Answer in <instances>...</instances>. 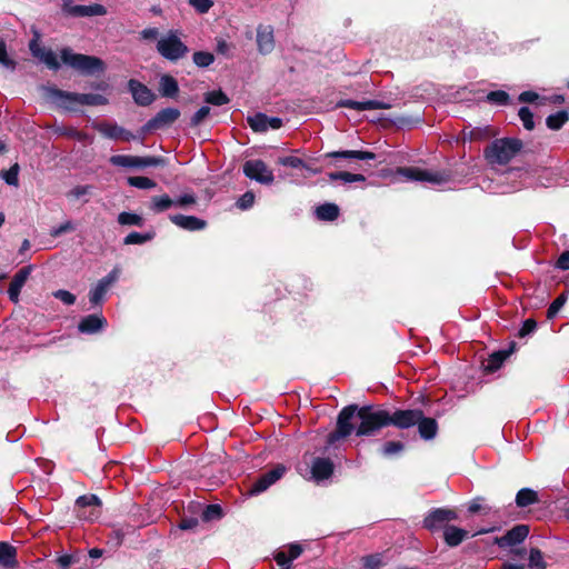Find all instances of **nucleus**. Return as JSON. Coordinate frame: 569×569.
I'll use <instances>...</instances> for the list:
<instances>
[{
	"mask_svg": "<svg viewBox=\"0 0 569 569\" xmlns=\"http://www.w3.org/2000/svg\"><path fill=\"white\" fill-rule=\"evenodd\" d=\"M529 535L527 525H517L508 530L503 536L496 537L495 543L500 548L512 547L521 543Z\"/></svg>",
	"mask_w": 569,
	"mask_h": 569,
	"instance_id": "15",
	"label": "nucleus"
},
{
	"mask_svg": "<svg viewBox=\"0 0 569 569\" xmlns=\"http://www.w3.org/2000/svg\"><path fill=\"white\" fill-rule=\"evenodd\" d=\"M403 430L417 426L421 439L432 440L438 433V422L435 418L425 417L421 409L388 410L381 406L356 403L343 407L337 417L336 429L327 436V445L332 446L341 439L351 436L375 437L386 427Z\"/></svg>",
	"mask_w": 569,
	"mask_h": 569,
	"instance_id": "1",
	"label": "nucleus"
},
{
	"mask_svg": "<svg viewBox=\"0 0 569 569\" xmlns=\"http://www.w3.org/2000/svg\"><path fill=\"white\" fill-rule=\"evenodd\" d=\"M56 132L60 136H66L69 138L77 139L79 141L83 140L86 138V134L76 128L72 127H61L56 130Z\"/></svg>",
	"mask_w": 569,
	"mask_h": 569,
	"instance_id": "52",
	"label": "nucleus"
},
{
	"mask_svg": "<svg viewBox=\"0 0 569 569\" xmlns=\"http://www.w3.org/2000/svg\"><path fill=\"white\" fill-rule=\"evenodd\" d=\"M523 143L518 138H501L490 142L483 150L485 159L490 164L505 166L522 149Z\"/></svg>",
	"mask_w": 569,
	"mask_h": 569,
	"instance_id": "4",
	"label": "nucleus"
},
{
	"mask_svg": "<svg viewBox=\"0 0 569 569\" xmlns=\"http://www.w3.org/2000/svg\"><path fill=\"white\" fill-rule=\"evenodd\" d=\"M278 163L293 169H309V164H307L301 158L295 156L279 158Z\"/></svg>",
	"mask_w": 569,
	"mask_h": 569,
	"instance_id": "47",
	"label": "nucleus"
},
{
	"mask_svg": "<svg viewBox=\"0 0 569 569\" xmlns=\"http://www.w3.org/2000/svg\"><path fill=\"white\" fill-rule=\"evenodd\" d=\"M302 551V546L297 542L290 543L288 547V556L290 557L291 561L299 558Z\"/></svg>",
	"mask_w": 569,
	"mask_h": 569,
	"instance_id": "63",
	"label": "nucleus"
},
{
	"mask_svg": "<svg viewBox=\"0 0 569 569\" xmlns=\"http://www.w3.org/2000/svg\"><path fill=\"white\" fill-rule=\"evenodd\" d=\"M159 92L163 98L174 99L179 93L178 81L170 74H163L159 80Z\"/></svg>",
	"mask_w": 569,
	"mask_h": 569,
	"instance_id": "28",
	"label": "nucleus"
},
{
	"mask_svg": "<svg viewBox=\"0 0 569 569\" xmlns=\"http://www.w3.org/2000/svg\"><path fill=\"white\" fill-rule=\"evenodd\" d=\"M101 499L97 495L89 493L77 498L74 509L80 520L94 521L101 513Z\"/></svg>",
	"mask_w": 569,
	"mask_h": 569,
	"instance_id": "7",
	"label": "nucleus"
},
{
	"mask_svg": "<svg viewBox=\"0 0 569 569\" xmlns=\"http://www.w3.org/2000/svg\"><path fill=\"white\" fill-rule=\"evenodd\" d=\"M29 50L32 57L44 63L49 70L58 71L61 68V63L58 60L57 54L52 49L42 47L38 37L30 40Z\"/></svg>",
	"mask_w": 569,
	"mask_h": 569,
	"instance_id": "11",
	"label": "nucleus"
},
{
	"mask_svg": "<svg viewBox=\"0 0 569 569\" xmlns=\"http://www.w3.org/2000/svg\"><path fill=\"white\" fill-rule=\"evenodd\" d=\"M516 346H517V343L515 341H512L508 349H502V350L492 352L489 356L487 363L485 365V371L488 373H493L497 370H499L501 368V366L503 365V362L507 360V358L511 353H513V351L516 350Z\"/></svg>",
	"mask_w": 569,
	"mask_h": 569,
	"instance_id": "23",
	"label": "nucleus"
},
{
	"mask_svg": "<svg viewBox=\"0 0 569 569\" xmlns=\"http://www.w3.org/2000/svg\"><path fill=\"white\" fill-rule=\"evenodd\" d=\"M406 446L399 440L386 441L380 448L379 453L385 458H391L400 455L405 450Z\"/></svg>",
	"mask_w": 569,
	"mask_h": 569,
	"instance_id": "32",
	"label": "nucleus"
},
{
	"mask_svg": "<svg viewBox=\"0 0 569 569\" xmlns=\"http://www.w3.org/2000/svg\"><path fill=\"white\" fill-rule=\"evenodd\" d=\"M283 465H277L269 471L260 475L249 489L250 495H258L266 491L271 485L278 481L286 472Z\"/></svg>",
	"mask_w": 569,
	"mask_h": 569,
	"instance_id": "13",
	"label": "nucleus"
},
{
	"mask_svg": "<svg viewBox=\"0 0 569 569\" xmlns=\"http://www.w3.org/2000/svg\"><path fill=\"white\" fill-rule=\"evenodd\" d=\"M547 563L543 560V555L540 549L531 548L529 555L530 569H546Z\"/></svg>",
	"mask_w": 569,
	"mask_h": 569,
	"instance_id": "45",
	"label": "nucleus"
},
{
	"mask_svg": "<svg viewBox=\"0 0 569 569\" xmlns=\"http://www.w3.org/2000/svg\"><path fill=\"white\" fill-rule=\"evenodd\" d=\"M117 221L121 226L143 227L144 224V219L141 216L127 211L120 212L118 214Z\"/></svg>",
	"mask_w": 569,
	"mask_h": 569,
	"instance_id": "37",
	"label": "nucleus"
},
{
	"mask_svg": "<svg viewBox=\"0 0 569 569\" xmlns=\"http://www.w3.org/2000/svg\"><path fill=\"white\" fill-rule=\"evenodd\" d=\"M203 100L206 103L212 104V106H223L230 102L229 97L221 90H213L208 91L203 96Z\"/></svg>",
	"mask_w": 569,
	"mask_h": 569,
	"instance_id": "36",
	"label": "nucleus"
},
{
	"mask_svg": "<svg viewBox=\"0 0 569 569\" xmlns=\"http://www.w3.org/2000/svg\"><path fill=\"white\" fill-rule=\"evenodd\" d=\"M120 270L118 268L112 269L107 276L101 278L98 283L89 291V301L96 306H101L104 301L106 295L109 288L119 279Z\"/></svg>",
	"mask_w": 569,
	"mask_h": 569,
	"instance_id": "10",
	"label": "nucleus"
},
{
	"mask_svg": "<svg viewBox=\"0 0 569 569\" xmlns=\"http://www.w3.org/2000/svg\"><path fill=\"white\" fill-rule=\"evenodd\" d=\"M537 328V321L532 318H528L523 321L521 328L518 331V337L523 338L532 333Z\"/></svg>",
	"mask_w": 569,
	"mask_h": 569,
	"instance_id": "55",
	"label": "nucleus"
},
{
	"mask_svg": "<svg viewBox=\"0 0 569 569\" xmlns=\"http://www.w3.org/2000/svg\"><path fill=\"white\" fill-rule=\"evenodd\" d=\"M254 194L252 191L244 192L237 201V207L247 210L253 206Z\"/></svg>",
	"mask_w": 569,
	"mask_h": 569,
	"instance_id": "54",
	"label": "nucleus"
},
{
	"mask_svg": "<svg viewBox=\"0 0 569 569\" xmlns=\"http://www.w3.org/2000/svg\"><path fill=\"white\" fill-rule=\"evenodd\" d=\"M556 267L561 270H569V250L563 251L557 259Z\"/></svg>",
	"mask_w": 569,
	"mask_h": 569,
	"instance_id": "64",
	"label": "nucleus"
},
{
	"mask_svg": "<svg viewBox=\"0 0 569 569\" xmlns=\"http://www.w3.org/2000/svg\"><path fill=\"white\" fill-rule=\"evenodd\" d=\"M18 550L6 541H0V566L4 569H16Z\"/></svg>",
	"mask_w": 569,
	"mask_h": 569,
	"instance_id": "25",
	"label": "nucleus"
},
{
	"mask_svg": "<svg viewBox=\"0 0 569 569\" xmlns=\"http://www.w3.org/2000/svg\"><path fill=\"white\" fill-rule=\"evenodd\" d=\"M128 184L138 189H152L157 186L156 181L142 176H134L128 178Z\"/></svg>",
	"mask_w": 569,
	"mask_h": 569,
	"instance_id": "42",
	"label": "nucleus"
},
{
	"mask_svg": "<svg viewBox=\"0 0 569 569\" xmlns=\"http://www.w3.org/2000/svg\"><path fill=\"white\" fill-rule=\"evenodd\" d=\"M248 123L254 132H266L268 130L266 113L258 112L252 117H248Z\"/></svg>",
	"mask_w": 569,
	"mask_h": 569,
	"instance_id": "40",
	"label": "nucleus"
},
{
	"mask_svg": "<svg viewBox=\"0 0 569 569\" xmlns=\"http://www.w3.org/2000/svg\"><path fill=\"white\" fill-rule=\"evenodd\" d=\"M487 101L498 106H507L510 102V96L503 90L490 91L487 94Z\"/></svg>",
	"mask_w": 569,
	"mask_h": 569,
	"instance_id": "44",
	"label": "nucleus"
},
{
	"mask_svg": "<svg viewBox=\"0 0 569 569\" xmlns=\"http://www.w3.org/2000/svg\"><path fill=\"white\" fill-rule=\"evenodd\" d=\"M335 471V465L330 458L317 457L311 463V476L316 481L329 479Z\"/></svg>",
	"mask_w": 569,
	"mask_h": 569,
	"instance_id": "20",
	"label": "nucleus"
},
{
	"mask_svg": "<svg viewBox=\"0 0 569 569\" xmlns=\"http://www.w3.org/2000/svg\"><path fill=\"white\" fill-rule=\"evenodd\" d=\"M328 177L331 181L341 180L346 183L351 182H363L366 181V177L361 173H351L348 171H335L329 172Z\"/></svg>",
	"mask_w": 569,
	"mask_h": 569,
	"instance_id": "33",
	"label": "nucleus"
},
{
	"mask_svg": "<svg viewBox=\"0 0 569 569\" xmlns=\"http://www.w3.org/2000/svg\"><path fill=\"white\" fill-rule=\"evenodd\" d=\"M19 164L14 163L8 170H1L0 177L7 184L17 187L19 184Z\"/></svg>",
	"mask_w": 569,
	"mask_h": 569,
	"instance_id": "41",
	"label": "nucleus"
},
{
	"mask_svg": "<svg viewBox=\"0 0 569 569\" xmlns=\"http://www.w3.org/2000/svg\"><path fill=\"white\" fill-rule=\"evenodd\" d=\"M539 501L538 493L530 488H522L516 495V505L526 508Z\"/></svg>",
	"mask_w": 569,
	"mask_h": 569,
	"instance_id": "31",
	"label": "nucleus"
},
{
	"mask_svg": "<svg viewBox=\"0 0 569 569\" xmlns=\"http://www.w3.org/2000/svg\"><path fill=\"white\" fill-rule=\"evenodd\" d=\"M188 2L201 14L207 13L213 6L212 0H188Z\"/></svg>",
	"mask_w": 569,
	"mask_h": 569,
	"instance_id": "53",
	"label": "nucleus"
},
{
	"mask_svg": "<svg viewBox=\"0 0 569 569\" xmlns=\"http://www.w3.org/2000/svg\"><path fill=\"white\" fill-rule=\"evenodd\" d=\"M363 565L368 569H379L382 565V561L379 555H370L365 558Z\"/></svg>",
	"mask_w": 569,
	"mask_h": 569,
	"instance_id": "60",
	"label": "nucleus"
},
{
	"mask_svg": "<svg viewBox=\"0 0 569 569\" xmlns=\"http://www.w3.org/2000/svg\"><path fill=\"white\" fill-rule=\"evenodd\" d=\"M40 90L47 101L68 112L79 111L78 106L97 107L109 103L108 98L100 93L71 92L59 89L56 86H41Z\"/></svg>",
	"mask_w": 569,
	"mask_h": 569,
	"instance_id": "2",
	"label": "nucleus"
},
{
	"mask_svg": "<svg viewBox=\"0 0 569 569\" xmlns=\"http://www.w3.org/2000/svg\"><path fill=\"white\" fill-rule=\"evenodd\" d=\"M257 48L263 56L273 51L274 36L273 28L271 26L259 24L257 27Z\"/></svg>",
	"mask_w": 569,
	"mask_h": 569,
	"instance_id": "18",
	"label": "nucleus"
},
{
	"mask_svg": "<svg viewBox=\"0 0 569 569\" xmlns=\"http://www.w3.org/2000/svg\"><path fill=\"white\" fill-rule=\"evenodd\" d=\"M170 221L177 227L188 231H199L207 227V221L194 216H184L181 213L171 214Z\"/></svg>",
	"mask_w": 569,
	"mask_h": 569,
	"instance_id": "21",
	"label": "nucleus"
},
{
	"mask_svg": "<svg viewBox=\"0 0 569 569\" xmlns=\"http://www.w3.org/2000/svg\"><path fill=\"white\" fill-rule=\"evenodd\" d=\"M32 266H26L18 270V272L13 276L9 289H8V296L10 301L13 303H17L19 301L20 292L24 283L27 282L31 271Z\"/></svg>",
	"mask_w": 569,
	"mask_h": 569,
	"instance_id": "17",
	"label": "nucleus"
},
{
	"mask_svg": "<svg viewBox=\"0 0 569 569\" xmlns=\"http://www.w3.org/2000/svg\"><path fill=\"white\" fill-rule=\"evenodd\" d=\"M158 53L170 62L183 59L188 52V46L181 41L178 30H170L162 36L156 44Z\"/></svg>",
	"mask_w": 569,
	"mask_h": 569,
	"instance_id": "5",
	"label": "nucleus"
},
{
	"mask_svg": "<svg viewBox=\"0 0 569 569\" xmlns=\"http://www.w3.org/2000/svg\"><path fill=\"white\" fill-rule=\"evenodd\" d=\"M458 519V512L450 508H435L423 519V528L431 532L443 530L450 521Z\"/></svg>",
	"mask_w": 569,
	"mask_h": 569,
	"instance_id": "8",
	"label": "nucleus"
},
{
	"mask_svg": "<svg viewBox=\"0 0 569 569\" xmlns=\"http://www.w3.org/2000/svg\"><path fill=\"white\" fill-rule=\"evenodd\" d=\"M274 560L278 566L282 567V569H290L291 559L284 551H279L274 555Z\"/></svg>",
	"mask_w": 569,
	"mask_h": 569,
	"instance_id": "61",
	"label": "nucleus"
},
{
	"mask_svg": "<svg viewBox=\"0 0 569 569\" xmlns=\"http://www.w3.org/2000/svg\"><path fill=\"white\" fill-rule=\"evenodd\" d=\"M96 128L101 134L109 139H120L127 142H129L132 139H136L134 134H132L127 129L118 126L117 123L102 122L98 124Z\"/></svg>",
	"mask_w": 569,
	"mask_h": 569,
	"instance_id": "22",
	"label": "nucleus"
},
{
	"mask_svg": "<svg viewBox=\"0 0 569 569\" xmlns=\"http://www.w3.org/2000/svg\"><path fill=\"white\" fill-rule=\"evenodd\" d=\"M398 172L413 181H427L440 184L448 180V174L445 172H432L417 167H401L398 169Z\"/></svg>",
	"mask_w": 569,
	"mask_h": 569,
	"instance_id": "12",
	"label": "nucleus"
},
{
	"mask_svg": "<svg viewBox=\"0 0 569 569\" xmlns=\"http://www.w3.org/2000/svg\"><path fill=\"white\" fill-rule=\"evenodd\" d=\"M110 163L117 167L123 168H147V167H164L167 159L164 157L156 156H129V154H116L110 157Z\"/></svg>",
	"mask_w": 569,
	"mask_h": 569,
	"instance_id": "6",
	"label": "nucleus"
},
{
	"mask_svg": "<svg viewBox=\"0 0 569 569\" xmlns=\"http://www.w3.org/2000/svg\"><path fill=\"white\" fill-rule=\"evenodd\" d=\"M199 525V521L194 517H183L181 518L178 527L181 530H192Z\"/></svg>",
	"mask_w": 569,
	"mask_h": 569,
	"instance_id": "59",
	"label": "nucleus"
},
{
	"mask_svg": "<svg viewBox=\"0 0 569 569\" xmlns=\"http://www.w3.org/2000/svg\"><path fill=\"white\" fill-rule=\"evenodd\" d=\"M192 61L199 68H207L213 63L214 56L209 51H196L192 54Z\"/></svg>",
	"mask_w": 569,
	"mask_h": 569,
	"instance_id": "43",
	"label": "nucleus"
},
{
	"mask_svg": "<svg viewBox=\"0 0 569 569\" xmlns=\"http://www.w3.org/2000/svg\"><path fill=\"white\" fill-rule=\"evenodd\" d=\"M156 236L154 231H149L146 233H139L137 231L130 232L128 236L123 239V244H142L148 241H151Z\"/></svg>",
	"mask_w": 569,
	"mask_h": 569,
	"instance_id": "38",
	"label": "nucleus"
},
{
	"mask_svg": "<svg viewBox=\"0 0 569 569\" xmlns=\"http://www.w3.org/2000/svg\"><path fill=\"white\" fill-rule=\"evenodd\" d=\"M74 229H76L74 224L71 221L68 220V221L61 223L59 227L53 228L50 231V236L53 237V238H57V237H60L63 233L71 232Z\"/></svg>",
	"mask_w": 569,
	"mask_h": 569,
	"instance_id": "57",
	"label": "nucleus"
},
{
	"mask_svg": "<svg viewBox=\"0 0 569 569\" xmlns=\"http://www.w3.org/2000/svg\"><path fill=\"white\" fill-rule=\"evenodd\" d=\"M107 326V319L101 313H94L83 317L78 323V330L80 333L94 335L103 330Z\"/></svg>",
	"mask_w": 569,
	"mask_h": 569,
	"instance_id": "19",
	"label": "nucleus"
},
{
	"mask_svg": "<svg viewBox=\"0 0 569 569\" xmlns=\"http://www.w3.org/2000/svg\"><path fill=\"white\" fill-rule=\"evenodd\" d=\"M61 62L83 76H100L107 70L106 62L96 56L74 52L70 47L60 50Z\"/></svg>",
	"mask_w": 569,
	"mask_h": 569,
	"instance_id": "3",
	"label": "nucleus"
},
{
	"mask_svg": "<svg viewBox=\"0 0 569 569\" xmlns=\"http://www.w3.org/2000/svg\"><path fill=\"white\" fill-rule=\"evenodd\" d=\"M326 158L357 159V160H375L376 153L367 150H343L331 151L325 154Z\"/></svg>",
	"mask_w": 569,
	"mask_h": 569,
	"instance_id": "26",
	"label": "nucleus"
},
{
	"mask_svg": "<svg viewBox=\"0 0 569 569\" xmlns=\"http://www.w3.org/2000/svg\"><path fill=\"white\" fill-rule=\"evenodd\" d=\"M518 116L526 130L531 131L535 129L533 113L528 107H521L518 111Z\"/></svg>",
	"mask_w": 569,
	"mask_h": 569,
	"instance_id": "49",
	"label": "nucleus"
},
{
	"mask_svg": "<svg viewBox=\"0 0 569 569\" xmlns=\"http://www.w3.org/2000/svg\"><path fill=\"white\" fill-rule=\"evenodd\" d=\"M538 99H539V94L537 92L530 91V90L521 92L518 97L519 102H523V103H532Z\"/></svg>",
	"mask_w": 569,
	"mask_h": 569,
	"instance_id": "62",
	"label": "nucleus"
},
{
	"mask_svg": "<svg viewBox=\"0 0 569 569\" xmlns=\"http://www.w3.org/2000/svg\"><path fill=\"white\" fill-rule=\"evenodd\" d=\"M337 107L363 111L387 109L389 108V104L379 100L356 101L351 99H343L338 101Z\"/></svg>",
	"mask_w": 569,
	"mask_h": 569,
	"instance_id": "24",
	"label": "nucleus"
},
{
	"mask_svg": "<svg viewBox=\"0 0 569 569\" xmlns=\"http://www.w3.org/2000/svg\"><path fill=\"white\" fill-rule=\"evenodd\" d=\"M468 535L469 532L462 528L449 526L445 528L443 540L447 546L453 548L459 546L466 538H468Z\"/></svg>",
	"mask_w": 569,
	"mask_h": 569,
	"instance_id": "27",
	"label": "nucleus"
},
{
	"mask_svg": "<svg viewBox=\"0 0 569 569\" xmlns=\"http://www.w3.org/2000/svg\"><path fill=\"white\" fill-rule=\"evenodd\" d=\"M210 111L211 109L208 106H202L200 109H198V111H196L193 116L190 118V127H199L202 123V121L210 114Z\"/></svg>",
	"mask_w": 569,
	"mask_h": 569,
	"instance_id": "50",
	"label": "nucleus"
},
{
	"mask_svg": "<svg viewBox=\"0 0 569 569\" xmlns=\"http://www.w3.org/2000/svg\"><path fill=\"white\" fill-rule=\"evenodd\" d=\"M223 516V510L220 505L211 503L207 505L201 512V519L206 522L211 520L221 519Z\"/></svg>",
	"mask_w": 569,
	"mask_h": 569,
	"instance_id": "39",
	"label": "nucleus"
},
{
	"mask_svg": "<svg viewBox=\"0 0 569 569\" xmlns=\"http://www.w3.org/2000/svg\"><path fill=\"white\" fill-rule=\"evenodd\" d=\"M197 203V197L193 193H184L173 200V206L186 208Z\"/></svg>",
	"mask_w": 569,
	"mask_h": 569,
	"instance_id": "56",
	"label": "nucleus"
},
{
	"mask_svg": "<svg viewBox=\"0 0 569 569\" xmlns=\"http://www.w3.org/2000/svg\"><path fill=\"white\" fill-rule=\"evenodd\" d=\"M52 296L56 299H59L60 301H62L67 306L74 305V302L77 300V298H76V296L73 293H71L70 291L64 290V289H59L57 291H53Z\"/></svg>",
	"mask_w": 569,
	"mask_h": 569,
	"instance_id": "51",
	"label": "nucleus"
},
{
	"mask_svg": "<svg viewBox=\"0 0 569 569\" xmlns=\"http://www.w3.org/2000/svg\"><path fill=\"white\" fill-rule=\"evenodd\" d=\"M339 214L340 209L336 203L326 202L316 208V217L321 221H335Z\"/></svg>",
	"mask_w": 569,
	"mask_h": 569,
	"instance_id": "30",
	"label": "nucleus"
},
{
	"mask_svg": "<svg viewBox=\"0 0 569 569\" xmlns=\"http://www.w3.org/2000/svg\"><path fill=\"white\" fill-rule=\"evenodd\" d=\"M173 206V200L168 194L154 196L151 198L150 210L160 213Z\"/></svg>",
	"mask_w": 569,
	"mask_h": 569,
	"instance_id": "35",
	"label": "nucleus"
},
{
	"mask_svg": "<svg viewBox=\"0 0 569 569\" xmlns=\"http://www.w3.org/2000/svg\"><path fill=\"white\" fill-rule=\"evenodd\" d=\"M243 173L247 178L262 184H271L274 181L272 170L260 159L248 160L243 163Z\"/></svg>",
	"mask_w": 569,
	"mask_h": 569,
	"instance_id": "9",
	"label": "nucleus"
},
{
	"mask_svg": "<svg viewBox=\"0 0 569 569\" xmlns=\"http://www.w3.org/2000/svg\"><path fill=\"white\" fill-rule=\"evenodd\" d=\"M568 120V112L566 110H560L556 113L549 114L546 119V124L551 130H559Z\"/></svg>",
	"mask_w": 569,
	"mask_h": 569,
	"instance_id": "34",
	"label": "nucleus"
},
{
	"mask_svg": "<svg viewBox=\"0 0 569 569\" xmlns=\"http://www.w3.org/2000/svg\"><path fill=\"white\" fill-rule=\"evenodd\" d=\"M128 90L132 94L133 101L141 107L150 106L157 98L150 88L136 79L128 81Z\"/></svg>",
	"mask_w": 569,
	"mask_h": 569,
	"instance_id": "14",
	"label": "nucleus"
},
{
	"mask_svg": "<svg viewBox=\"0 0 569 569\" xmlns=\"http://www.w3.org/2000/svg\"><path fill=\"white\" fill-rule=\"evenodd\" d=\"M0 63L11 71L16 70L17 68V61L8 56L7 44L2 39H0Z\"/></svg>",
	"mask_w": 569,
	"mask_h": 569,
	"instance_id": "48",
	"label": "nucleus"
},
{
	"mask_svg": "<svg viewBox=\"0 0 569 569\" xmlns=\"http://www.w3.org/2000/svg\"><path fill=\"white\" fill-rule=\"evenodd\" d=\"M485 500V498L482 497H477L475 498L470 503H469V507H468V511L470 513H477V512H480V511H485L486 513L490 510V508H485L481 502Z\"/></svg>",
	"mask_w": 569,
	"mask_h": 569,
	"instance_id": "58",
	"label": "nucleus"
},
{
	"mask_svg": "<svg viewBox=\"0 0 569 569\" xmlns=\"http://www.w3.org/2000/svg\"><path fill=\"white\" fill-rule=\"evenodd\" d=\"M180 116L181 112L178 108H163L150 119V127H154L157 130L169 128L180 118Z\"/></svg>",
	"mask_w": 569,
	"mask_h": 569,
	"instance_id": "16",
	"label": "nucleus"
},
{
	"mask_svg": "<svg viewBox=\"0 0 569 569\" xmlns=\"http://www.w3.org/2000/svg\"><path fill=\"white\" fill-rule=\"evenodd\" d=\"M567 301V292L560 293L548 307L547 318L553 319Z\"/></svg>",
	"mask_w": 569,
	"mask_h": 569,
	"instance_id": "46",
	"label": "nucleus"
},
{
	"mask_svg": "<svg viewBox=\"0 0 569 569\" xmlns=\"http://www.w3.org/2000/svg\"><path fill=\"white\" fill-rule=\"evenodd\" d=\"M107 10L102 4L93 3V4H76L70 9V13L74 17H93V16H103Z\"/></svg>",
	"mask_w": 569,
	"mask_h": 569,
	"instance_id": "29",
	"label": "nucleus"
}]
</instances>
